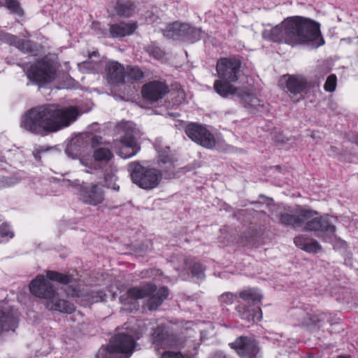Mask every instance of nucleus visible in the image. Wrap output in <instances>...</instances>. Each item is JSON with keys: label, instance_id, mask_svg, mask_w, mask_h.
I'll return each mask as SVG.
<instances>
[{"label": "nucleus", "instance_id": "nucleus-32", "mask_svg": "<svg viewBox=\"0 0 358 358\" xmlns=\"http://www.w3.org/2000/svg\"><path fill=\"white\" fill-rule=\"evenodd\" d=\"M239 296L246 302H252V303H259L262 301L263 296L261 292L255 288H248L242 290L239 293Z\"/></svg>", "mask_w": 358, "mask_h": 358}, {"label": "nucleus", "instance_id": "nucleus-27", "mask_svg": "<svg viewBox=\"0 0 358 358\" xmlns=\"http://www.w3.org/2000/svg\"><path fill=\"white\" fill-rule=\"evenodd\" d=\"M45 307L50 310H56L64 313H71L75 310L73 304L62 299L55 301L52 300V299H49L45 303Z\"/></svg>", "mask_w": 358, "mask_h": 358}, {"label": "nucleus", "instance_id": "nucleus-18", "mask_svg": "<svg viewBox=\"0 0 358 358\" xmlns=\"http://www.w3.org/2000/svg\"><path fill=\"white\" fill-rule=\"evenodd\" d=\"M102 138L94 136L91 141V146L94 149L93 152V159L95 162L109 163L114 157L110 148L101 145Z\"/></svg>", "mask_w": 358, "mask_h": 358}, {"label": "nucleus", "instance_id": "nucleus-7", "mask_svg": "<svg viewBox=\"0 0 358 358\" xmlns=\"http://www.w3.org/2000/svg\"><path fill=\"white\" fill-rule=\"evenodd\" d=\"M124 135L113 141V147L117 155L124 159L135 156L140 150L136 138L139 135L136 125L131 122L122 123Z\"/></svg>", "mask_w": 358, "mask_h": 358}, {"label": "nucleus", "instance_id": "nucleus-14", "mask_svg": "<svg viewBox=\"0 0 358 358\" xmlns=\"http://www.w3.org/2000/svg\"><path fill=\"white\" fill-rule=\"evenodd\" d=\"M168 92V85L164 82L156 80L146 83L142 89L143 96L152 101L163 98Z\"/></svg>", "mask_w": 358, "mask_h": 358}, {"label": "nucleus", "instance_id": "nucleus-21", "mask_svg": "<svg viewBox=\"0 0 358 358\" xmlns=\"http://www.w3.org/2000/svg\"><path fill=\"white\" fill-rule=\"evenodd\" d=\"M81 199L85 203L96 206L104 200L103 187L99 185H93L85 187L81 193Z\"/></svg>", "mask_w": 358, "mask_h": 358}, {"label": "nucleus", "instance_id": "nucleus-15", "mask_svg": "<svg viewBox=\"0 0 358 358\" xmlns=\"http://www.w3.org/2000/svg\"><path fill=\"white\" fill-rule=\"evenodd\" d=\"M0 41L14 45L24 53L35 55L36 43L29 40H22L17 36L3 32L0 29Z\"/></svg>", "mask_w": 358, "mask_h": 358}, {"label": "nucleus", "instance_id": "nucleus-51", "mask_svg": "<svg viewBox=\"0 0 358 358\" xmlns=\"http://www.w3.org/2000/svg\"><path fill=\"white\" fill-rule=\"evenodd\" d=\"M338 358H350L348 356H339Z\"/></svg>", "mask_w": 358, "mask_h": 358}, {"label": "nucleus", "instance_id": "nucleus-42", "mask_svg": "<svg viewBox=\"0 0 358 358\" xmlns=\"http://www.w3.org/2000/svg\"><path fill=\"white\" fill-rule=\"evenodd\" d=\"M13 233L8 225L3 224L0 226V238H6V240H8L9 238H13Z\"/></svg>", "mask_w": 358, "mask_h": 358}, {"label": "nucleus", "instance_id": "nucleus-23", "mask_svg": "<svg viewBox=\"0 0 358 358\" xmlns=\"http://www.w3.org/2000/svg\"><path fill=\"white\" fill-rule=\"evenodd\" d=\"M236 310L239 317L248 322H258L261 321L262 319L261 308L254 305L246 306L244 304H238L236 307Z\"/></svg>", "mask_w": 358, "mask_h": 358}, {"label": "nucleus", "instance_id": "nucleus-10", "mask_svg": "<svg viewBox=\"0 0 358 358\" xmlns=\"http://www.w3.org/2000/svg\"><path fill=\"white\" fill-rule=\"evenodd\" d=\"M185 133L190 139L204 148L211 149L215 145L213 134L201 124L196 123L187 124L185 127Z\"/></svg>", "mask_w": 358, "mask_h": 358}, {"label": "nucleus", "instance_id": "nucleus-26", "mask_svg": "<svg viewBox=\"0 0 358 358\" xmlns=\"http://www.w3.org/2000/svg\"><path fill=\"white\" fill-rule=\"evenodd\" d=\"M294 243L296 247L308 252L316 253L321 250V246L317 241L303 236H296L294 239Z\"/></svg>", "mask_w": 358, "mask_h": 358}, {"label": "nucleus", "instance_id": "nucleus-20", "mask_svg": "<svg viewBox=\"0 0 358 358\" xmlns=\"http://www.w3.org/2000/svg\"><path fill=\"white\" fill-rule=\"evenodd\" d=\"M18 313L7 310L0 304V333L6 331H14L17 327Z\"/></svg>", "mask_w": 358, "mask_h": 358}, {"label": "nucleus", "instance_id": "nucleus-39", "mask_svg": "<svg viewBox=\"0 0 358 358\" xmlns=\"http://www.w3.org/2000/svg\"><path fill=\"white\" fill-rule=\"evenodd\" d=\"M19 179L15 176L3 177L0 178V188H5L13 186L19 182Z\"/></svg>", "mask_w": 358, "mask_h": 358}, {"label": "nucleus", "instance_id": "nucleus-44", "mask_svg": "<svg viewBox=\"0 0 358 358\" xmlns=\"http://www.w3.org/2000/svg\"><path fill=\"white\" fill-rule=\"evenodd\" d=\"M162 358H184L180 352L166 351L162 355Z\"/></svg>", "mask_w": 358, "mask_h": 358}, {"label": "nucleus", "instance_id": "nucleus-1", "mask_svg": "<svg viewBox=\"0 0 358 358\" xmlns=\"http://www.w3.org/2000/svg\"><path fill=\"white\" fill-rule=\"evenodd\" d=\"M264 40L284 43L292 47L308 45L318 48L324 44L319 22L303 16L287 17L280 24L262 34Z\"/></svg>", "mask_w": 358, "mask_h": 358}, {"label": "nucleus", "instance_id": "nucleus-41", "mask_svg": "<svg viewBox=\"0 0 358 358\" xmlns=\"http://www.w3.org/2000/svg\"><path fill=\"white\" fill-rule=\"evenodd\" d=\"M336 83H337V78L336 76L334 74L330 75L325 83L324 88L327 92H334L336 90Z\"/></svg>", "mask_w": 358, "mask_h": 358}, {"label": "nucleus", "instance_id": "nucleus-38", "mask_svg": "<svg viewBox=\"0 0 358 358\" xmlns=\"http://www.w3.org/2000/svg\"><path fill=\"white\" fill-rule=\"evenodd\" d=\"M80 162L87 168V173H94L98 170V166L96 164L90 159L82 157L80 159Z\"/></svg>", "mask_w": 358, "mask_h": 358}, {"label": "nucleus", "instance_id": "nucleus-13", "mask_svg": "<svg viewBox=\"0 0 358 358\" xmlns=\"http://www.w3.org/2000/svg\"><path fill=\"white\" fill-rule=\"evenodd\" d=\"M65 292L67 296L80 298L82 301L92 303L103 301L106 296V294L102 291L93 290L88 292L84 290V287L80 289V287L78 288L73 287L72 285L66 286Z\"/></svg>", "mask_w": 358, "mask_h": 358}, {"label": "nucleus", "instance_id": "nucleus-35", "mask_svg": "<svg viewBox=\"0 0 358 358\" xmlns=\"http://www.w3.org/2000/svg\"><path fill=\"white\" fill-rule=\"evenodd\" d=\"M0 6H6L12 13L20 15L22 14V10L17 0H0Z\"/></svg>", "mask_w": 358, "mask_h": 358}, {"label": "nucleus", "instance_id": "nucleus-36", "mask_svg": "<svg viewBox=\"0 0 358 358\" xmlns=\"http://www.w3.org/2000/svg\"><path fill=\"white\" fill-rule=\"evenodd\" d=\"M125 73L126 77L131 80H139L143 77V73L138 67H128Z\"/></svg>", "mask_w": 358, "mask_h": 358}, {"label": "nucleus", "instance_id": "nucleus-19", "mask_svg": "<svg viewBox=\"0 0 358 358\" xmlns=\"http://www.w3.org/2000/svg\"><path fill=\"white\" fill-rule=\"evenodd\" d=\"M106 79L111 85H119L124 83L126 78L124 67L117 62H109L106 66Z\"/></svg>", "mask_w": 358, "mask_h": 358}, {"label": "nucleus", "instance_id": "nucleus-49", "mask_svg": "<svg viewBox=\"0 0 358 358\" xmlns=\"http://www.w3.org/2000/svg\"><path fill=\"white\" fill-rule=\"evenodd\" d=\"M341 41H346L348 43H350L351 42V38H342Z\"/></svg>", "mask_w": 358, "mask_h": 358}, {"label": "nucleus", "instance_id": "nucleus-2", "mask_svg": "<svg viewBox=\"0 0 358 358\" xmlns=\"http://www.w3.org/2000/svg\"><path fill=\"white\" fill-rule=\"evenodd\" d=\"M78 115L77 109L73 106L60 109L55 105H43L26 113L22 117L20 126L31 133L43 134L68 127Z\"/></svg>", "mask_w": 358, "mask_h": 358}, {"label": "nucleus", "instance_id": "nucleus-3", "mask_svg": "<svg viewBox=\"0 0 358 358\" xmlns=\"http://www.w3.org/2000/svg\"><path fill=\"white\" fill-rule=\"evenodd\" d=\"M169 148L164 151L158 150V164L161 169L143 166L139 162L129 164L130 176L132 182L140 188L151 190L158 187L162 182L164 173H171L174 168L173 158L169 155Z\"/></svg>", "mask_w": 358, "mask_h": 358}, {"label": "nucleus", "instance_id": "nucleus-30", "mask_svg": "<svg viewBox=\"0 0 358 358\" xmlns=\"http://www.w3.org/2000/svg\"><path fill=\"white\" fill-rule=\"evenodd\" d=\"M153 343L157 348H162L166 346H171L169 343L170 337L167 335L162 327H158L153 333Z\"/></svg>", "mask_w": 358, "mask_h": 358}, {"label": "nucleus", "instance_id": "nucleus-50", "mask_svg": "<svg viewBox=\"0 0 358 358\" xmlns=\"http://www.w3.org/2000/svg\"><path fill=\"white\" fill-rule=\"evenodd\" d=\"M331 151L332 152V153H336V148H334V147H331Z\"/></svg>", "mask_w": 358, "mask_h": 358}, {"label": "nucleus", "instance_id": "nucleus-47", "mask_svg": "<svg viewBox=\"0 0 358 358\" xmlns=\"http://www.w3.org/2000/svg\"><path fill=\"white\" fill-rule=\"evenodd\" d=\"M90 65H91V63L90 62H85L79 64V66L80 68H87Z\"/></svg>", "mask_w": 358, "mask_h": 358}, {"label": "nucleus", "instance_id": "nucleus-37", "mask_svg": "<svg viewBox=\"0 0 358 358\" xmlns=\"http://www.w3.org/2000/svg\"><path fill=\"white\" fill-rule=\"evenodd\" d=\"M237 299V294L235 293L227 292L221 294L218 298V301L222 306L231 305Z\"/></svg>", "mask_w": 358, "mask_h": 358}, {"label": "nucleus", "instance_id": "nucleus-24", "mask_svg": "<svg viewBox=\"0 0 358 358\" xmlns=\"http://www.w3.org/2000/svg\"><path fill=\"white\" fill-rule=\"evenodd\" d=\"M137 28L134 22H120L110 26V34L113 38H122L132 34Z\"/></svg>", "mask_w": 358, "mask_h": 358}, {"label": "nucleus", "instance_id": "nucleus-46", "mask_svg": "<svg viewBox=\"0 0 358 358\" xmlns=\"http://www.w3.org/2000/svg\"><path fill=\"white\" fill-rule=\"evenodd\" d=\"M100 68H101L100 64L99 62H95L93 64L92 69H90V71L92 73H96L100 69Z\"/></svg>", "mask_w": 358, "mask_h": 358}, {"label": "nucleus", "instance_id": "nucleus-31", "mask_svg": "<svg viewBox=\"0 0 358 358\" xmlns=\"http://www.w3.org/2000/svg\"><path fill=\"white\" fill-rule=\"evenodd\" d=\"M110 172L106 170L103 173V178L106 183V186L108 188H110L114 191L118 192L120 187L115 183L117 180L116 173L117 172V166L113 164L109 165Z\"/></svg>", "mask_w": 358, "mask_h": 358}, {"label": "nucleus", "instance_id": "nucleus-45", "mask_svg": "<svg viewBox=\"0 0 358 358\" xmlns=\"http://www.w3.org/2000/svg\"><path fill=\"white\" fill-rule=\"evenodd\" d=\"M49 150V148H45L43 147H39L36 149V153L34 154V156L36 159H39L40 157L39 155L42 152H46Z\"/></svg>", "mask_w": 358, "mask_h": 358}, {"label": "nucleus", "instance_id": "nucleus-6", "mask_svg": "<svg viewBox=\"0 0 358 358\" xmlns=\"http://www.w3.org/2000/svg\"><path fill=\"white\" fill-rule=\"evenodd\" d=\"M50 280L67 284L71 282L72 278L56 271H48L46 273V278L43 275H38L30 282V292L40 298L52 299L56 294V289Z\"/></svg>", "mask_w": 358, "mask_h": 358}, {"label": "nucleus", "instance_id": "nucleus-17", "mask_svg": "<svg viewBox=\"0 0 358 358\" xmlns=\"http://www.w3.org/2000/svg\"><path fill=\"white\" fill-rule=\"evenodd\" d=\"M156 290V285L152 283L134 287L127 290L126 295H122L120 300L124 304L129 303L131 300L145 298Z\"/></svg>", "mask_w": 358, "mask_h": 358}, {"label": "nucleus", "instance_id": "nucleus-33", "mask_svg": "<svg viewBox=\"0 0 358 358\" xmlns=\"http://www.w3.org/2000/svg\"><path fill=\"white\" fill-rule=\"evenodd\" d=\"M134 10L133 5L130 1H117L114 6L115 13L120 16L129 17Z\"/></svg>", "mask_w": 358, "mask_h": 358}, {"label": "nucleus", "instance_id": "nucleus-12", "mask_svg": "<svg viewBox=\"0 0 358 358\" xmlns=\"http://www.w3.org/2000/svg\"><path fill=\"white\" fill-rule=\"evenodd\" d=\"M313 217V216L304 222L305 230L317 232L318 236L324 240H326V237L323 234L327 236H333L334 234L336 227L327 217Z\"/></svg>", "mask_w": 358, "mask_h": 358}, {"label": "nucleus", "instance_id": "nucleus-5", "mask_svg": "<svg viewBox=\"0 0 358 358\" xmlns=\"http://www.w3.org/2000/svg\"><path fill=\"white\" fill-rule=\"evenodd\" d=\"M59 67L57 62L48 59H42L32 64L22 65L27 78L40 87L52 83L57 78Z\"/></svg>", "mask_w": 358, "mask_h": 358}, {"label": "nucleus", "instance_id": "nucleus-40", "mask_svg": "<svg viewBox=\"0 0 358 358\" xmlns=\"http://www.w3.org/2000/svg\"><path fill=\"white\" fill-rule=\"evenodd\" d=\"M202 31L201 29L192 27L189 25V29H188V34H187L186 39L194 42L201 38Z\"/></svg>", "mask_w": 358, "mask_h": 358}, {"label": "nucleus", "instance_id": "nucleus-28", "mask_svg": "<svg viewBox=\"0 0 358 358\" xmlns=\"http://www.w3.org/2000/svg\"><path fill=\"white\" fill-rule=\"evenodd\" d=\"M188 29H189V24L176 22L168 27L167 35L173 38H186Z\"/></svg>", "mask_w": 358, "mask_h": 358}, {"label": "nucleus", "instance_id": "nucleus-52", "mask_svg": "<svg viewBox=\"0 0 358 358\" xmlns=\"http://www.w3.org/2000/svg\"><path fill=\"white\" fill-rule=\"evenodd\" d=\"M357 145H358V141H357Z\"/></svg>", "mask_w": 358, "mask_h": 358}, {"label": "nucleus", "instance_id": "nucleus-25", "mask_svg": "<svg viewBox=\"0 0 358 358\" xmlns=\"http://www.w3.org/2000/svg\"><path fill=\"white\" fill-rule=\"evenodd\" d=\"M308 87L306 79L299 75L288 76L286 80V88L290 94H297L303 92Z\"/></svg>", "mask_w": 358, "mask_h": 358}, {"label": "nucleus", "instance_id": "nucleus-16", "mask_svg": "<svg viewBox=\"0 0 358 358\" xmlns=\"http://www.w3.org/2000/svg\"><path fill=\"white\" fill-rule=\"evenodd\" d=\"M317 213L311 210L301 209L296 215L283 214L280 216V222L293 228L303 227L304 222L317 215Z\"/></svg>", "mask_w": 358, "mask_h": 358}, {"label": "nucleus", "instance_id": "nucleus-9", "mask_svg": "<svg viewBox=\"0 0 358 358\" xmlns=\"http://www.w3.org/2000/svg\"><path fill=\"white\" fill-rule=\"evenodd\" d=\"M241 62L234 58H221L216 65L217 76L222 80L228 83L237 81Z\"/></svg>", "mask_w": 358, "mask_h": 358}, {"label": "nucleus", "instance_id": "nucleus-48", "mask_svg": "<svg viewBox=\"0 0 358 358\" xmlns=\"http://www.w3.org/2000/svg\"><path fill=\"white\" fill-rule=\"evenodd\" d=\"M99 55V52L97 51H93L92 52L89 54V57L91 58L92 56L96 57Z\"/></svg>", "mask_w": 358, "mask_h": 358}, {"label": "nucleus", "instance_id": "nucleus-11", "mask_svg": "<svg viewBox=\"0 0 358 358\" xmlns=\"http://www.w3.org/2000/svg\"><path fill=\"white\" fill-rule=\"evenodd\" d=\"M231 348L242 358H261L260 350L255 340L241 336L230 343Z\"/></svg>", "mask_w": 358, "mask_h": 358}, {"label": "nucleus", "instance_id": "nucleus-43", "mask_svg": "<svg viewBox=\"0 0 358 358\" xmlns=\"http://www.w3.org/2000/svg\"><path fill=\"white\" fill-rule=\"evenodd\" d=\"M192 273L193 275L197 277L198 278H202L204 276L203 268L199 264L194 265Z\"/></svg>", "mask_w": 358, "mask_h": 358}, {"label": "nucleus", "instance_id": "nucleus-8", "mask_svg": "<svg viewBox=\"0 0 358 358\" xmlns=\"http://www.w3.org/2000/svg\"><path fill=\"white\" fill-rule=\"evenodd\" d=\"M229 83L222 80H217L214 83L213 88L222 97H227L229 95L235 94L245 100L248 106L257 107L259 106V101L257 98L252 96L247 92H243L236 88Z\"/></svg>", "mask_w": 358, "mask_h": 358}, {"label": "nucleus", "instance_id": "nucleus-4", "mask_svg": "<svg viewBox=\"0 0 358 358\" xmlns=\"http://www.w3.org/2000/svg\"><path fill=\"white\" fill-rule=\"evenodd\" d=\"M144 331H131L116 334L111 338L106 349H100L96 354V358H113L117 355L121 357L129 358L134 351L136 340L139 339Z\"/></svg>", "mask_w": 358, "mask_h": 358}, {"label": "nucleus", "instance_id": "nucleus-34", "mask_svg": "<svg viewBox=\"0 0 358 358\" xmlns=\"http://www.w3.org/2000/svg\"><path fill=\"white\" fill-rule=\"evenodd\" d=\"M145 50L150 56L153 57L155 59L163 60L164 59V52L155 43L148 45L145 48Z\"/></svg>", "mask_w": 358, "mask_h": 358}, {"label": "nucleus", "instance_id": "nucleus-29", "mask_svg": "<svg viewBox=\"0 0 358 358\" xmlns=\"http://www.w3.org/2000/svg\"><path fill=\"white\" fill-rule=\"evenodd\" d=\"M169 295V290L166 287L159 288L149 299L147 301V306L149 310H156L162 305L163 301Z\"/></svg>", "mask_w": 358, "mask_h": 358}, {"label": "nucleus", "instance_id": "nucleus-22", "mask_svg": "<svg viewBox=\"0 0 358 358\" xmlns=\"http://www.w3.org/2000/svg\"><path fill=\"white\" fill-rule=\"evenodd\" d=\"M300 322L299 325L313 328L316 327L320 322L324 320L325 315L317 309L311 308L309 311L304 312L299 310Z\"/></svg>", "mask_w": 358, "mask_h": 358}]
</instances>
